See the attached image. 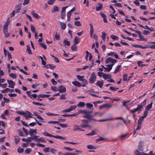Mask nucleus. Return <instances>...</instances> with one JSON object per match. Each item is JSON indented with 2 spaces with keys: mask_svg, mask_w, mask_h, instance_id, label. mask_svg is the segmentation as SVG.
<instances>
[{
  "mask_svg": "<svg viewBox=\"0 0 155 155\" xmlns=\"http://www.w3.org/2000/svg\"><path fill=\"white\" fill-rule=\"evenodd\" d=\"M10 22V20L8 18L3 26V30L5 37H8L9 36V34L8 33V27Z\"/></svg>",
  "mask_w": 155,
  "mask_h": 155,
  "instance_id": "f257e3e1",
  "label": "nucleus"
},
{
  "mask_svg": "<svg viewBox=\"0 0 155 155\" xmlns=\"http://www.w3.org/2000/svg\"><path fill=\"white\" fill-rule=\"evenodd\" d=\"M96 75L94 72H93L89 79V83L91 84L94 83L96 81Z\"/></svg>",
  "mask_w": 155,
  "mask_h": 155,
  "instance_id": "f03ea898",
  "label": "nucleus"
},
{
  "mask_svg": "<svg viewBox=\"0 0 155 155\" xmlns=\"http://www.w3.org/2000/svg\"><path fill=\"white\" fill-rule=\"evenodd\" d=\"M135 32L137 33L139 37L140 38L139 39H138V41H146L147 40V39L144 38V36L141 35V32L140 31L136 30L135 31Z\"/></svg>",
  "mask_w": 155,
  "mask_h": 155,
  "instance_id": "7ed1b4c3",
  "label": "nucleus"
},
{
  "mask_svg": "<svg viewBox=\"0 0 155 155\" xmlns=\"http://www.w3.org/2000/svg\"><path fill=\"white\" fill-rule=\"evenodd\" d=\"M33 116V114L29 111L26 110L25 111V114L24 117L26 119L28 120L29 119V118H32Z\"/></svg>",
  "mask_w": 155,
  "mask_h": 155,
  "instance_id": "20e7f679",
  "label": "nucleus"
},
{
  "mask_svg": "<svg viewBox=\"0 0 155 155\" xmlns=\"http://www.w3.org/2000/svg\"><path fill=\"white\" fill-rule=\"evenodd\" d=\"M76 77L80 81L83 82L84 83H87V80L84 78V76L77 75L76 76Z\"/></svg>",
  "mask_w": 155,
  "mask_h": 155,
  "instance_id": "39448f33",
  "label": "nucleus"
},
{
  "mask_svg": "<svg viewBox=\"0 0 155 155\" xmlns=\"http://www.w3.org/2000/svg\"><path fill=\"white\" fill-rule=\"evenodd\" d=\"M75 151L77 153H69V152H66L63 153V155H77L78 154H80L81 153H82V152L81 151L76 150Z\"/></svg>",
  "mask_w": 155,
  "mask_h": 155,
  "instance_id": "423d86ee",
  "label": "nucleus"
},
{
  "mask_svg": "<svg viewBox=\"0 0 155 155\" xmlns=\"http://www.w3.org/2000/svg\"><path fill=\"white\" fill-rule=\"evenodd\" d=\"M116 61L115 59H113L111 58H108L107 59L105 63L106 64H114L116 62Z\"/></svg>",
  "mask_w": 155,
  "mask_h": 155,
  "instance_id": "0eeeda50",
  "label": "nucleus"
},
{
  "mask_svg": "<svg viewBox=\"0 0 155 155\" xmlns=\"http://www.w3.org/2000/svg\"><path fill=\"white\" fill-rule=\"evenodd\" d=\"M57 90L59 91L60 92L63 93L66 91V89L65 87L62 85H61L58 87Z\"/></svg>",
  "mask_w": 155,
  "mask_h": 155,
  "instance_id": "6e6552de",
  "label": "nucleus"
},
{
  "mask_svg": "<svg viewBox=\"0 0 155 155\" xmlns=\"http://www.w3.org/2000/svg\"><path fill=\"white\" fill-rule=\"evenodd\" d=\"M87 114H85V115L83 116L84 117L88 119H92L91 117L92 115H91L90 114L92 113L93 111H87Z\"/></svg>",
  "mask_w": 155,
  "mask_h": 155,
  "instance_id": "1a4fd4ad",
  "label": "nucleus"
},
{
  "mask_svg": "<svg viewBox=\"0 0 155 155\" xmlns=\"http://www.w3.org/2000/svg\"><path fill=\"white\" fill-rule=\"evenodd\" d=\"M81 121L82 122H84L86 123L85 124H82L80 126V127L81 128H85L86 127H87L89 126V124H88V121L84 119L82 120Z\"/></svg>",
  "mask_w": 155,
  "mask_h": 155,
  "instance_id": "9d476101",
  "label": "nucleus"
},
{
  "mask_svg": "<svg viewBox=\"0 0 155 155\" xmlns=\"http://www.w3.org/2000/svg\"><path fill=\"white\" fill-rule=\"evenodd\" d=\"M9 84L8 87L12 88H14V86L15 85V83L12 80H7Z\"/></svg>",
  "mask_w": 155,
  "mask_h": 155,
  "instance_id": "9b49d317",
  "label": "nucleus"
},
{
  "mask_svg": "<svg viewBox=\"0 0 155 155\" xmlns=\"http://www.w3.org/2000/svg\"><path fill=\"white\" fill-rule=\"evenodd\" d=\"M29 134L31 136L33 135V134L35 133V134L36 133V129H30V130L28 131Z\"/></svg>",
  "mask_w": 155,
  "mask_h": 155,
  "instance_id": "f8f14e48",
  "label": "nucleus"
},
{
  "mask_svg": "<svg viewBox=\"0 0 155 155\" xmlns=\"http://www.w3.org/2000/svg\"><path fill=\"white\" fill-rule=\"evenodd\" d=\"M103 84L104 82L102 80L98 81L96 83V85L97 86H98L100 88H101L102 87Z\"/></svg>",
  "mask_w": 155,
  "mask_h": 155,
  "instance_id": "ddd939ff",
  "label": "nucleus"
},
{
  "mask_svg": "<svg viewBox=\"0 0 155 155\" xmlns=\"http://www.w3.org/2000/svg\"><path fill=\"white\" fill-rule=\"evenodd\" d=\"M135 155H149V154L143 152L139 153V151L137 150L135 152Z\"/></svg>",
  "mask_w": 155,
  "mask_h": 155,
  "instance_id": "4468645a",
  "label": "nucleus"
},
{
  "mask_svg": "<svg viewBox=\"0 0 155 155\" xmlns=\"http://www.w3.org/2000/svg\"><path fill=\"white\" fill-rule=\"evenodd\" d=\"M89 25L90 26V34L91 37L92 38L93 37V34L94 32L93 27L91 24L90 23Z\"/></svg>",
  "mask_w": 155,
  "mask_h": 155,
  "instance_id": "2eb2a0df",
  "label": "nucleus"
},
{
  "mask_svg": "<svg viewBox=\"0 0 155 155\" xmlns=\"http://www.w3.org/2000/svg\"><path fill=\"white\" fill-rule=\"evenodd\" d=\"M31 14L34 17L37 19H38L40 18V17L37 14L35 13L34 11L31 12Z\"/></svg>",
  "mask_w": 155,
  "mask_h": 155,
  "instance_id": "dca6fc26",
  "label": "nucleus"
},
{
  "mask_svg": "<svg viewBox=\"0 0 155 155\" xmlns=\"http://www.w3.org/2000/svg\"><path fill=\"white\" fill-rule=\"evenodd\" d=\"M128 134V133H126L125 134H123L121 135L119 137V138L121 140H123L125 139L126 138H127V137H129V136H127Z\"/></svg>",
  "mask_w": 155,
  "mask_h": 155,
  "instance_id": "f3484780",
  "label": "nucleus"
},
{
  "mask_svg": "<svg viewBox=\"0 0 155 155\" xmlns=\"http://www.w3.org/2000/svg\"><path fill=\"white\" fill-rule=\"evenodd\" d=\"M74 131H75L76 130H78L80 131H84V130H81V128L80 127V126H78L76 125H74Z\"/></svg>",
  "mask_w": 155,
  "mask_h": 155,
  "instance_id": "a211bd4d",
  "label": "nucleus"
},
{
  "mask_svg": "<svg viewBox=\"0 0 155 155\" xmlns=\"http://www.w3.org/2000/svg\"><path fill=\"white\" fill-rule=\"evenodd\" d=\"M111 77L110 74L104 73L103 75V78L105 80Z\"/></svg>",
  "mask_w": 155,
  "mask_h": 155,
  "instance_id": "6ab92c4d",
  "label": "nucleus"
},
{
  "mask_svg": "<svg viewBox=\"0 0 155 155\" xmlns=\"http://www.w3.org/2000/svg\"><path fill=\"white\" fill-rule=\"evenodd\" d=\"M72 84L74 86L78 87H80L81 86L80 83L77 81H73L72 82Z\"/></svg>",
  "mask_w": 155,
  "mask_h": 155,
  "instance_id": "aec40b11",
  "label": "nucleus"
},
{
  "mask_svg": "<svg viewBox=\"0 0 155 155\" xmlns=\"http://www.w3.org/2000/svg\"><path fill=\"white\" fill-rule=\"evenodd\" d=\"M104 114V112H94V116H96L97 115H98L100 117H101Z\"/></svg>",
  "mask_w": 155,
  "mask_h": 155,
  "instance_id": "412c9836",
  "label": "nucleus"
},
{
  "mask_svg": "<svg viewBox=\"0 0 155 155\" xmlns=\"http://www.w3.org/2000/svg\"><path fill=\"white\" fill-rule=\"evenodd\" d=\"M52 137H53L54 138H55L56 139H62V140H65L66 139V138L64 137H63L60 136L59 135H57V136H54L53 135H52Z\"/></svg>",
  "mask_w": 155,
  "mask_h": 155,
  "instance_id": "4be33fe9",
  "label": "nucleus"
},
{
  "mask_svg": "<svg viewBox=\"0 0 155 155\" xmlns=\"http://www.w3.org/2000/svg\"><path fill=\"white\" fill-rule=\"evenodd\" d=\"M80 39L79 37L76 36L74 39V42L75 44H78L80 42Z\"/></svg>",
  "mask_w": 155,
  "mask_h": 155,
  "instance_id": "5701e85b",
  "label": "nucleus"
},
{
  "mask_svg": "<svg viewBox=\"0 0 155 155\" xmlns=\"http://www.w3.org/2000/svg\"><path fill=\"white\" fill-rule=\"evenodd\" d=\"M140 18L142 20H143L146 21H148L149 20L155 19V17H150L148 19H147L144 18H143L142 17H140Z\"/></svg>",
  "mask_w": 155,
  "mask_h": 155,
  "instance_id": "b1692460",
  "label": "nucleus"
},
{
  "mask_svg": "<svg viewBox=\"0 0 155 155\" xmlns=\"http://www.w3.org/2000/svg\"><path fill=\"white\" fill-rule=\"evenodd\" d=\"M45 67L46 68H50L52 69H54L55 67V66L52 64H48L46 65Z\"/></svg>",
  "mask_w": 155,
  "mask_h": 155,
  "instance_id": "393cba45",
  "label": "nucleus"
},
{
  "mask_svg": "<svg viewBox=\"0 0 155 155\" xmlns=\"http://www.w3.org/2000/svg\"><path fill=\"white\" fill-rule=\"evenodd\" d=\"M142 108L143 107H142V106L140 105V104H138L137 105V107L136 108L137 110V111H139L138 112V114L140 112Z\"/></svg>",
  "mask_w": 155,
  "mask_h": 155,
  "instance_id": "a878e982",
  "label": "nucleus"
},
{
  "mask_svg": "<svg viewBox=\"0 0 155 155\" xmlns=\"http://www.w3.org/2000/svg\"><path fill=\"white\" fill-rule=\"evenodd\" d=\"M26 51L29 54H32V53L31 51V50L29 45H27V46Z\"/></svg>",
  "mask_w": 155,
  "mask_h": 155,
  "instance_id": "bb28decb",
  "label": "nucleus"
},
{
  "mask_svg": "<svg viewBox=\"0 0 155 155\" xmlns=\"http://www.w3.org/2000/svg\"><path fill=\"white\" fill-rule=\"evenodd\" d=\"M85 105V103L83 102H80L79 103L77 106L79 107H83Z\"/></svg>",
  "mask_w": 155,
  "mask_h": 155,
  "instance_id": "cd10ccee",
  "label": "nucleus"
},
{
  "mask_svg": "<svg viewBox=\"0 0 155 155\" xmlns=\"http://www.w3.org/2000/svg\"><path fill=\"white\" fill-rule=\"evenodd\" d=\"M60 25L62 29L64 30L66 28V25L65 23L62 22H60Z\"/></svg>",
  "mask_w": 155,
  "mask_h": 155,
  "instance_id": "c85d7f7f",
  "label": "nucleus"
},
{
  "mask_svg": "<svg viewBox=\"0 0 155 155\" xmlns=\"http://www.w3.org/2000/svg\"><path fill=\"white\" fill-rule=\"evenodd\" d=\"M152 102L150 103L149 104L146 106L145 107L146 110H149L152 107Z\"/></svg>",
  "mask_w": 155,
  "mask_h": 155,
  "instance_id": "c756f323",
  "label": "nucleus"
},
{
  "mask_svg": "<svg viewBox=\"0 0 155 155\" xmlns=\"http://www.w3.org/2000/svg\"><path fill=\"white\" fill-rule=\"evenodd\" d=\"M34 114L35 116L38 119H40L41 120H43V119L41 117V116L40 115L36 113V112H34Z\"/></svg>",
  "mask_w": 155,
  "mask_h": 155,
  "instance_id": "7c9ffc66",
  "label": "nucleus"
},
{
  "mask_svg": "<svg viewBox=\"0 0 155 155\" xmlns=\"http://www.w3.org/2000/svg\"><path fill=\"white\" fill-rule=\"evenodd\" d=\"M98 6L96 7V10L97 11L100 10L102 8V4H98Z\"/></svg>",
  "mask_w": 155,
  "mask_h": 155,
  "instance_id": "2f4dec72",
  "label": "nucleus"
},
{
  "mask_svg": "<svg viewBox=\"0 0 155 155\" xmlns=\"http://www.w3.org/2000/svg\"><path fill=\"white\" fill-rule=\"evenodd\" d=\"M87 147L89 149H96V147L91 145H87Z\"/></svg>",
  "mask_w": 155,
  "mask_h": 155,
  "instance_id": "473e14b6",
  "label": "nucleus"
},
{
  "mask_svg": "<svg viewBox=\"0 0 155 155\" xmlns=\"http://www.w3.org/2000/svg\"><path fill=\"white\" fill-rule=\"evenodd\" d=\"M137 25H139L140 27L142 28H143V29H147V30L150 29V28L147 25H146L145 26H143V25L140 24H138Z\"/></svg>",
  "mask_w": 155,
  "mask_h": 155,
  "instance_id": "72a5a7b5",
  "label": "nucleus"
},
{
  "mask_svg": "<svg viewBox=\"0 0 155 155\" xmlns=\"http://www.w3.org/2000/svg\"><path fill=\"white\" fill-rule=\"evenodd\" d=\"M86 107L90 109H92L93 108V105L92 104L89 103H87L86 104Z\"/></svg>",
  "mask_w": 155,
  "mask_h": 155,
  "instance_id": "f704fd0d",
  "label": "nucleus"
},
{
  "mask_svg": "<svg viewBox=\"0 0 155 155\" xmlns=\"http://www.w3.org/2000/svg\"><path fill=\"white\" fill-rule=\"evenodd\" d=\"M144 118L143 116L140 117L138 120V124H141V122L143 121Z\"/></svg>",
  "mask_w": 155,
  "mask_h": 155,
  "instance_id": "c9c22d12",
  "label": "nucleus"
},
{
  "mask_svg": "<svg viewBox=\"0 0 155 155\" xmlns=\"http://www.w3.org/2000/svg\"><path fill=\"white\" fill-rule=\"evenodd\" d=\"M76 45L74 44L71 47V49L73 51H76L77 50V47Z\"/></svg>",
  "mask_w": 155,
  "mask_h": 155,
  "instance_id": "e433bc0d",
  "label": "nucleus"
},
{
  "mask_svg": "<svg viewBox=\"0 0 155 155\" xmlns=\"http://www.w3.org/2000/svg\"><path fill=\"white\" fill-rule=\"evenodd\" d=\"M59 11V8H58L56 6H55L54 7L53 9L51 11V12L53 13L55 12H58Z\"/></svg>",
  "mask_w": 155,
  "mask_h": 155,
  "instance_id": "4c0bfd02",
  "label": "nucleus"
},
{
  "mask_svg": "<svg viewBox=\"0 0 155 155\" xmlns=\"http://www.w3.org/2000/svg\"><path fill=\"white\" fill-rule=\"evenodd\" d=\"M46 141V140H45L44 138L42 137L38 138L37 141V142H45Z\"/></svg>",
  "mask_w": 155,
  "mask_h": 155,
  "instance_id": "58836bf2",
  "label": "nucleus"
},
{
  "mask_svg": "<svg viewBox=\"0 0 155 155\" xmlns=\"http://www.w3.org/2000/svg\"><path fill=\"white\" fill-rule=\"evenodd\" d=\"M76 108V106L75 105H72L71 106L68 108L69 109V110L70 111L74 110Z\"/></svg>",
  "mask_w": 155,
  "mask_h": 155,
  "instance_id": "ea45409f",
  "label": "nucleus"
},
{
  "mask_svg": "<svg viewBox=\"0 0 155 155\" xmlns=\"http://www.w3.org/2000/svg\"><path fill=\"white\" fill-rule=\"evenodd\" d=\"M15 143L17 144L20 141L19 137L18 136H15Z\"/></svg>",
  "mask_w": 155,
  "mask_h": 155,
  "instance_id": "a19ab883",
  "label": "nucleus"
},
{
  "mask_svg": "<svg viewBox=\"0 0 155 155\" xmlns=\"http://www.w3.org/2000/svg\"><path fill=\"white\" fill-rule=\"evenodd\" d=\"M74 25L77 26H80L81 25V22L79 21H77L74 22Z\"/></svg>",
  "mask_w": 155,
  "mask_h": 155,
  "instance_id": "79ce46f5",
  "label": "nucleus"
},
{
  "mask_svg": "<svg viewBox=\"0 0 155 155\" xmlns=\"http://www.w3.org/2000/svg\"><path fill=\"white\" fill-rule=\"evenodd\" d=\"M43 134L45 136H48L52 137V135L46 132H44L43 133Z\"/></svg>",
  "mask_w": 155,
  "mask_h": 155,
  "instance_id": "37998d69",
  "label": "nucleus"
},
{
  "mask_svg": "<svg viewBox=\"0 0 155 155\" xmlns=\"http://www.w3.org/2000/svg\"><path fill=\"white\" fill-rule=\"evenodd\" d=\"M39 137L38 136L34 135L31 137L32 140H34L35 141L37 142L38 137Z\"/></svg>",
  "mask_w": 155,
  "mask_h": 155,
  "instance_id": "c03bdc74",
  "label": "nucleus"
},
{
  "mask_svg": "<svg viewBox=\"0 0 155 155\" xmlns=\"http://www.w3.org/2000/svg\"><path fill=\"white\" fill-rule=\"evenodd\" d=\"M37 96L38 95H37V94H31V96H30V97L32 99H34L36 98Z\"/></svg>",
  "mask_w": 155,
  "mask_h": 155,
  "instance_id": "a18cd8bd",
  "label": "nucleus"
},
{
  "mask_svg": "<svg viewBox=\"0 0 155 155\" xmlns=\"http://www.w3.org/2000/svg\"><path fill=\"white\" fill-rule=\"evenodd\" d=\"M102 38L103 41H105L107 35L105 32H102Z\"/></svg>",
  "mask_w": 155,
  "mask_h": 155,
  "instance_id": "49530a36",
  "label": "nucleus"
},
{
  "mask_svg": "<svg viewBox=\"0 0 155 155\" xmlns=\"http://www.w3.org/2000/svg\"><path fill=\"white\" fill-rule=\"evenodd\" d=\"M107 55L109 56H114L116 58V54L114 52H111L107 54Z\"/></svg>",
  "mask_w": 155,
  "mask_h": 155,
  "instance_id": "de8ad7c7",
  "label": "nucleus"
},
{
  "mask_svg": "<svg viewBox=\"0 0 155 155\" xmlns=\"http://www.w3.org/2000/svg\"><path fill=\"white\" fill-rule=\"evenodd\" d=\"M9 76L13 78H16V74H9Z\"/></svg>",
  "mask_w": 155,
  "mask_h": 155,
  "instance_id": "09e8293b",
  "label": "nucleus"
},
{
  "mask_svg": "<svg viewBox=\"0 0 155 155\" xmlns=\"http://www.w3.org/2000/svg\"><path fill=\"white\" fill-rule=\"evenodd\" d=\"M39 44H40L41 47L43 48L44 49H45L47 48V46L45 44L42 43H40Z\"/></svg>",
  "mask_w": 155,
  "mask_h": 155,
  "instance_id": "8fccbe9b",
  "label": "nucleus"
},
{
  "mask_svg": "<svg viewBox=\"0 0 155 155\" xmlns=\"http://www.w3.org/2000/svg\"><path fill=\"white\" fill-rule=\"evenodd\" d=\"M51 56L54 58V61L55 62L58 63L59 62V60L57 58L52 55H51Z\"/></svg>",
  "mask_w": 155,
  "mask_h": 155,
  "instance_id": "3c124183",
  "label": "nucleus"
},
{
  "mask_svg": "<svg viewBox=\"0 0 155 155\" xmlns=\"http://www.w3.org/2000/svg\"><path fill=\"white\" fill-rule=\"evenodd\" d=\"M58 125L62 128H66L68 127V125L67 124H63L61 123H59Z\"/></svg>",
  "mask_w": 155,
  "mask_h": 155,
  "instance_id": "603ef678",
  "label": "nucleus"
},
{
  "mask_svg": "<svg viewBox=\"0 0 155 155\" xmlns=\"http://www.w3.org/2000/svg\"><path fill=\"white\" fill-rule=\"evenodd\" d=\"M66 94H63L60 97V99L61 100H65L66 99Z\"/></svg>",
  "mask_w": 155,
  "mask_h": 155,
  "instance_id": "864d4df0",
  "label": "nucleus"
},
{
  "mask_svg": "<svg viewBox=\"0 0 155 155\" xmlns=\"http://www.w3.org/2000/svg\"><path fill=\"white\" fill-rule=\"evenodd\" d=\"M31 31L34 33H35V28L33 25H31Z\"/></svg>",
  "mask_w": 155,
  "mask_h": 155,
  "instance_id": "5fc2aeb1",
  "label": "nucleus"
},
{
  "mask_svg": "<svg viewBox=\"0 0 155 155\" xmlns=\"http://www.w3.org/2000/svg\"><path fill=\"white\" fill-rule=\"evenodd\" d=\"M112 118H109L107 119H104L98 120H97V121H99V122H102V121H107V120H112Z\"/></svg>",
  "mask_w": 155,
  "mask_h": 155,
  "instance_id": "6e6d98bb",
  "label": "nucleus"
},
{
  "mask_svg": "<svg viewBox=\"0 0 155 155\" xmlns=\"http://www.w3.org/2000/svg\"><path fill=\"white\" fill-rule=\"evenodd\" d=\"M46 114L48 116H57L58 115L57 114H54L53 113H51L49 112L46 113Z\"/></svg>",
  "mask_w": 155,
  "mask_h": 155,
  "instance_id": "4d7b16f0",
  "label": "nucleus"
},
{
  "mask_svg": "<svg viewBox=\"0 0 155 155\" xmlns=\"http://www.w3.org/2000/svg\"><path fill=\"white\" fill-rule=\"evenodd\" d=\"M40 96L41 97V98H48L50 96L48 94H40Z\"/></svg>",
  "mask_w": 155,
  "mask_h": 155,
  "instance_id": "13d9d810",
  "label": "nucleus"
},
{
  "mask_svg": "<svg viewBox=\"0 0 155 155\" xmlns=\"http://www.w3.org/2000/svg\"><path fill=\"white\" fill-rule=\"evenodd\" d=\"M64 43V45H67L69 46L70 45V42L69 41H67L66 40H64L63 41Z\"/></svg>",
  "mask_w": 155,
  "mask_h": 155,
  "instance_id": "bf43d9fd",
  "label": "nucleus"
},
{
  "mask_svg": "<svg viewBox=\"0 0 155 155\" xmlns=\"http://www.w3.org/2000/svg\"><path fill=\"white\" fill-rule=\"evenodd\" d=\"M16 113L20 115H24V116L25 114V112H24V111H16Z\"/></svg>",
  "mask_w": 155,
  "mask_h": 155,
  "instance_id": "052dcab7",
  "label": "nucleus"
},
{
  "mask_svg": "<svg viewBox=\"0 0 155 155\" xmlns=\"http://www.w3.org/2000/svg\"><path fill=\"white\" fill-rule=\"evenodd\" d=\"M55 0H49L48 2V4L49 5H52Z\"/></svg>",
  "mask_w": 155,
  "mask_h": 155,
  "instance_id": "680f3d73",
  "label": "nucleus"
},
{
  "mask_svg": "<svg viewBox=\"0 0 155 155\" xmlns=\"http://www.w3.org/2000/svg\"><path fill=\"white\" fill-rule=\"evenodd\" d=\"M24 150L23 148H18L17 151L18 153H21L23 152Z\"/></svg>",
  "mask_w": 155,
  "mask_h": 155,
  "instance_id": "e2e57ef3",
  "label": "nucleus"
},
{
  "mask_svg": "<svg viewBox=\"0 0 155 155\" xmlns=\"http://www.w3.org/2000/svg\"><path fill=\"white\" fill-rule=\"evenodd\" d=\"M147 100L144 99L142 103L140 105L142 106V107L144 106L146 104Z\"/></svg>",
  "mask_w": 155,
  "mask_h": 155,
  "instance_id": "0e129e2a",
  "label": "nucleus"
},
{
  "mask_svg": "<svg viewBox=\"0 0 155 155\" xmlns=\"http://www.w3.org/2000/svg\"><path fill=\"white\" fill-rule=\"evenodd\" d=\"M30 0H24V2L23 4L24 5H28L29 3Z\"/></svg>",
  "mask_w": 155,
  "mask_h": 155,
  "instance_id": "69168bd1",
  "label": "nucleus"
},
{
  "mask_svg": "<svg viewBox=\"0 0 155 155\" xmlns=\"http://www.w3.org/2000/svg\"><path fill=\"white\" fill-rule=\"evenodd\" d=\"M50 152L53 154H54L55 153V152L56 151V149L53 148H50Z\"/></svg>",
  "mask_w": 155,
  "mask_h": 155,
  "instance_id": "338daca9",
  "label": "nucleus"
},
{
  "mask_svg": "<svg viewBox=\"0 0 155 155\" xmlns=\"http://www.w3.org/2000/svg\"><path fill=\"white\" fill-rule=\"evenodd\" d=\"M31 151V150L29 148H27L25 151V153L26 154H28Z\"/></svg>",
  "mask_w": 155,
  "mask_h": 155,
  "instance_id": "774afa93",
  "label": "nucleus"
}]
</instances>
